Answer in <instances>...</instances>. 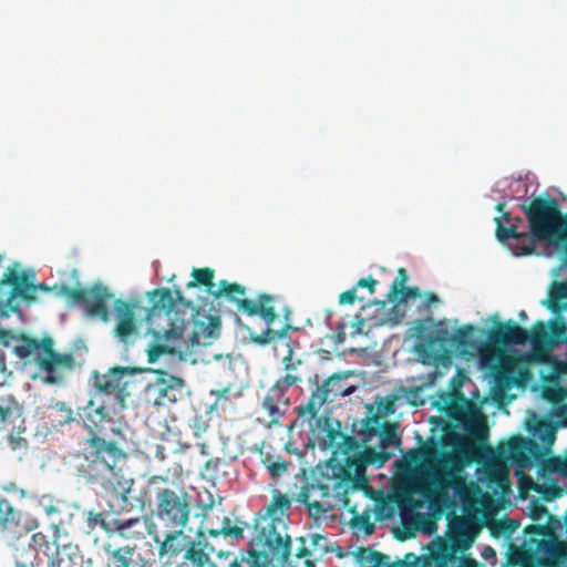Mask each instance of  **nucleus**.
Here are the masks:
<instances>
[{
    "instance_id": "5fc2aeb1",
    "label": "nucleus",
    "mask_w": 567,
    "mask_h": 567,
    "mask_svg": "<svg viewBox=\"0 0 567 567\" xmlns=\"http://www.w3.org/2000/svg\"><path fill=\"white\" fill-rule=\"evenodd\" d=\"M87 525L92 529L95 528L96 525H100L103 530H105L106 533L110 532L109 524L105 522V519L103 518V514L101 513L90 512L87 515Z\"/></svg>"
},
{
    "instance_id": "423d86ee",
    "label": "nucleus",
    "mask_w": 567,
    "mask_h": 567,
    "mask_svg": "<svg viewBox=\"0 0 567 567\" xmlns=\"http://www.w3.org/2000/svg\"><path fill=\"white\" fill-rule=\"evenodd\" d=\"M321 480H315L301 488L298 501L307 506L311 516L320 517L332 511L337 502L342 503L344 495L357 492H364L365 488L353 486L350 481L353 472H348L344 465H326V474L322 473Z\"/></svg>"
},
{
    "instance_id": "f704fd0d",
    "label": "nucleus",
    "mask_w": 567,
    "mask_h": 567,
    "mask_svg": "<svg viewBox=\"0 0 567 567\" xmlns=\"http://www.w3.org/2000/svg\"><path fill=\"white\" fill-rule=\"evenodd\" d=\"M25 431H13L7 434V443L10 450L17 454L19 460H22L29 451V441L23 435Z\"/></svg>"
},
{
    "instance_id": "aec40b11",
    "label": "nucleus",
    "mask_w": 567,
    "mask_h": 567,
    "mask_svg": "<svg viewBox=\"0 0 567 567\" xmlns=\"http://www.w3.org/2000/svg\"><path fill=\"white\" fill-rule=\"evenodd\" d=\"M107 556L106 567H151L148 559L143 557L135 547L121 546L113 548L111 544L104 546Z\"/></svg>"
},
{
    "instance_id": "c756f323",
    "label": "nucleus",
    "mask_w": 567,
    "mask_h": 567,
    "mask_svg": "<svg viewBox=\"0 0 567 567\" xmlns=\"http://www.w3.org/2000/svg\"><path fill=\"white\" fill-rule=\"evenodd\" d=\"M192 276L194 280L189 281L186 287L187 288H194L197 286H204L206 288V291L213 296V292H215V282H214V276L215 271L212 268L205 267V268H194L192 271Z\"/></svg>"
},
{
    "instance_id": "39448f33",
    "label": "nucleus",
    "mask_w": 567,
    "mask_h": 567,
    "mask_svg": "<svg viewBox=\"0 0 567 567\" xmlns=\"http://www.w3.org/2000/svg\"><path fill=\"white\" fill-rule=\"evenodd\" d=\"M213 299L227 300L236 306L237 310L247 316H259L266 323L267 329L259 334H250L254 343L265 347L275 340H285L288 337L290 324L285 323L280 329H272L270 326L278 318L271 302L275 298L268 293H259L257 300H250L246 297V288L237 282H229L223 279L218 284V288L213 292Z\"/></svg>"
},
{
    "instance_id": "4be33fe9",
    "label": "nucleus",
    "mask_w": 567,
    "mask_h": 567,
    "mask_svg": "<svg viewBox=\"0 0 567 567\" xmlns=\"http://www.w3.org/2000/svg\"><path fill=\"white\" fill-rule=\"evenodd\" d=\"M526 445H534L533 439L516 435L499 445L498 453L502 457L512 461L518 467L525 468L529 465V460L525 454Z\"/></svg>"
},
{
    "instance_id": "393cba45",
    "label": "nucleus",
    "mask_w": 567,
    "mask_h": 567,
    "mask_svg": "<svg viewBox=\"0 0 567 567\" xmlns=\"http://www.w3.org/2000/svg\"><path fill=\"white\" fill-rule=\"evenodd\" d=\"M1 430L13 432L17 430L27 431L25 420L17 405H0Z\"/></svg>"
},
{
    "instance_id": "680f3d73",
    "label": "nucleus",
    "mask_w": 567,
    "mask_h": 567,
    "mask_svg": "<svg viewBox=\"0 0 567 567\" xmlns=\"http://www.w3.org/2000/svg\"><path fill=\"white\" fill-rule=\"evenodd\" d=\"M378 284H379L378 280H375L371 276H369L368 278L359 279L354 287H355V289H358V288H367L370 293H373L374 292V288H375V286Z\"/></svg>"
},
{
    "instance_id": "a878e982",
    "label": "nucleus",
    "mask_w": 567,
    "mask_h": 567,
    "mask_svg": "<svg viewBox=\"0 0 567 567\" xmlns=\"http://www.w3.org/2000/svg\"><path fill=\"white\" fill-rule=\"evenodd\" d=\"M342 505L352 514L350 525L354 530H362L364 535H371L374 532L375 526L370 519L369 511L360 514L357 511L355 505L351 504L349 495H344V497H342Z\"/></svg>"
},
{
    "instance_id": "2f4dec72",
    "label": "nucleus",
    "mask_w": 567,
    "mask_h": 567,
    "mask_svg": "<svg viewBox=\"0 0 567 567\" xmlns=\"http://www.w3.org/2000/svg\"><path fill=\"white\" fill-rule=\"evenodd\" d=\"M341 425L339 421H332L331 419H324V425L322 427L323 437L322 442L324 445L337 449L343 437V433L340 430Z\"/></svg>"
},
{
    "instance_id": "dca6fc26",
    "label": "nucleus",
    "mask_w": 567,
    "mask_h": 567,
    "mask_svg": "<svg viewBox=\"0 0 567 567\" xmlns=\"http://www.w3.org/2000/svg\"><path fill=\"white\" fill-rule=\"evenodd\" d=\"M39 369L45 372L44 383L59 384L75 368V359L72 353H58L51 337L38 340L37 357L33 358Z\"/></svg>"
},
{
    "instance_id": "c03bdc74",
    "label": "nucleus",
    "mask_w": 567,
    "mask_h": 567,
    "mask_svg": "<svg viewBox=\"0 0 567 567\" xmlns=\"http://www.w3.org/2000/svg\"><path fill=\"white\" fill-rule=\"evenodd\" d=\"M550 336L553 343L567 344V323L563 320H555L550 323Z\"/></svg>"
},
{
    "instance_id": "8fccbe9b",
    "label": "nucleus",
    "mask_w": 567,
    "mask_h": 567,
    "mask_svg": "<svg viewBox=\"0 0 567 567\" xmlns=\"http://www.w3.org/2000/svg\"><path fill=\"white\" fill-rule=\"evenodd\" d=\"M456 396L460 398V400L462 401V404H458L457 402L450 403L446 409V414L450 417L460 421L463 419V415H464L463 404H467L468 401L464 398V395L462 393H457Z\"/></svg>"
},
{
    "instance_id": "b1692460",
    "label": "nucleus",
    "mask_w": 567,
    "mask_h": 567,
    "mask_svg": "<svg viewBox=\"0 0 567 567\" xmlns=\"http://www.w3.org/2000/svg\"><path fill=\"white\" fill-rule=\"evenodd\" d=\"M214 547L207 542L203 532L197 533L195 540H192L185 550L184 557L189 560L194 567H204L209 561V555Z\"/></svg>"
},
{
    "instance_id": "864d4df0",
    "label": "nucleus",
    "mask_w": 567,
    "mask_h": 567,
    "mask_svg": "<svg viewBox=\"0 0 567 567\" xmlns=\"http://www.w3.org/2000/svg\"><path fill=\"white\" fill-rule=\"evenodd\" d=\"M190 427L194 431L195 436H200L202 433L208 429V422L203 415H194L190 419Z\"/></svg>"
},
{
    "instance_id": "3c124183",
    "label": "nucleus",
    "mask_w": 567,
    "mask_h": 567,
    "mask_svg": "<svg viewBox=\"0 0 567 567\" xmlns=\"http://www.w3.org/2000/svg\"><path fill=\"white\" fill-rule=\"evenodd\" d=\"M547 466L549 471L567 477V455L551 457Z\"/></svg>"
},
{
    "instance_id": "bb28decb",
    "label": "nucleus",
    "mask_w": 567,
    "mask_h": 567,
    "mask_svg": "<svg viewBox=\"0 0 567 567\" xmlns=\"http://www.w3.org/2000/svg\"><path fill=\"white\" fill-rule=\"evenodd\" d=\"M19 523V511L6 497L0 496V532H9Z\"/></svg>"
},
{
    "instance_id": "c85d7f7f",
    "label": "nucleus",
    "mask_w": 567,
    "mask_h": 567,
    "mask_svg": "<svg viewBox=\"0 0 567 567\" xmlns=\"http://www.w3.org/2000/svg\"><path fill=\"white\" fill-rule=\"evenodd\" d=\"M281 402L288 404V399L285 398L281 390L271 386L264 399L262 408L268 412L272 422L278 421L282 416L279 410V403Z\"/></svg>"
},
{
    "instance_id": "a19ab883",
    "label": "nucleus",
    "mask_w": 567,
    "mask_h": 567,
    "mask_svg": "<svg viewBox=\"0 0 567 567\" xmlns=\"http://www.w3.org/2000/svg\"><path fill=\"white\" fill-rule=\"evenodd\" d=\"M486 478L489 483H495L499 486L509 484L507 471L503 466L496 464H493L486 468Z\"/></svg>"
},
{
    "instance_id": "ddd939ff",
    "label": "nucleus",
    "mask_w": 567,
    "mask_h": 567,
    "mask_svg": "<svg viewBox=\"0 0 567 567\" xmlns=\"http://www.w3.org/2000/svg\"><path fill=\"white\" fill-rule=\"evenodd\" d=\"M33 276L19 274L9 268L0 280V316L8 317L9 310L20 312L19 305L16 302L18 297L27 301L35 300V293L40 291H55L54 286L49 287L45 284L34 285L31 279Z\"/></svg>"
},
{
    "instance_id": "de8ad7c7",
    "label": "nucleus",
    "mask_w": 567,
    "mask_h": 567,
    "mask_svg": "<svg viewBox=\"0 0 567 567\" xmlns=\"http://www.w3.org/2000/svg\"><path fill=\"white\" fill-rule=\"evenodd\" d=\"M302 381V378L297 375V374H293L291 372H287L286 375H284L282 378H280L276 383L275 385L272 386L274 389H278V390H281L282 394L285 395L286 391L290 388V386H293V385H297L298 383H300Z\"/></svg>"
},
{
    "instance_id": "603ef678",
    "label": "nucleus",
    "mask_w": 567,
    "mask_h": 567,
    "mask_svg": "<svg viewBox=\"0 0 567 567\" xmlns=\"http://www.w3.org/2000/svg\"><path fill=\"white\" fill-rule=\"evenodd\" d=\"M286 347H287V354L284 357L282 363H284L285 370L287 372H292L302 362L300 359L293 360V350H292L290 342H286Z\"/></svg>"
},
{
    "instance_id": "7ed1b4c3",
    "label": "nucleus",
    "mask_w": 567,
    "mask_h": 567,
    "mask_svg": "<svg viewBox=\"0 0 567 567\" xmlns=\"http://www.w3.org/2000/svg\"><path fill=\"white\" fill-rule=\"evenodd\" d=\"M475 446L471 442L460 443L454 453H444L441 457L429 458L430 452L412 450L410 460L414 463L423 461L417 478V491L430 502L449 505L450 488L455 494L465 489V477L461 475V466L475 460Z\"/></svg>"
},
{
    "instance_id": "4468645a",
    "label": "nucleus",
    "mask_w": 567,
    "mask_h": 567,
    "mask_svg": "<svg viewBox=\"0 0 567 567\" xmlns=\"http://www.w3.org/2000/svg\"><path fill=\"white\" fill-rule=\"evenodd\" d=\"M55 295L64 298L69 306L84 305L90 317H97L102 321L109 320L107 303L113 297L107 288L102 285H93L91 288L69 287L66 285H54Z\"/></svg>"
},
{
    "instance_id": "c9c22d12",
    "label": "nucleus",
    "mask_w": 567,
    "mask_h": 567,
    "mask_svg": "<svg viewBox=\"0 0 567 567\" xmlns=\"http://www.w3.org/2000/svg\"><path fill=\"white\" fill-rule=\"evenodd\" d=\"M360 554L361 558L372 564L373 567H405L401 561L390 564V557L378 550L363 548Z\"/></svg>"
},
{
    "instance_id": "13d9d810",
    "label": "nucleus",
    "mask_w": 567,
    "mask_h": 567,
    "mask_svg": "<svg viewBox=\"0 0 567 567\" xmlns=\"http://www.w3.org/2000/svg\"><path fill=\"white\" fill-rule=\"evenodd\" d=\"M357 299L358 297L355 287H352L351 289L346 290L339 295L340 305H353Z\"/></svg>"
},
{
    "instance_id": "9d476101",
    "label": "nucleus",
    "mask_w": 567,
    "mask_h": 567,
    "mask_svg": "<svg viewBox=\"0 0 567 567\" xmlns=\"http://www.w3.org/2000/svg\"><path fill=\"white\" fill-rule=\"evenodd\" d=\"M82 455L83 461L79 470L91 484L97 483L114 471H121L127 457L115 441L105 440L99 434L85 440Z\"/></svg>"
},
{
    "instance_id": "f3484780",
    "label": "nucleus",
    "mask_w": 567,
    "mask_h": 567,
    "mask_svg": "<svg viewBox=\"0 0 567 567\" xmlns=\"http://www.w3.org/2000/svg\"><path fill=\"white\" fill-rule=\"evenodd\" d=\"M141 370L134 367H113L104 374L94 373V385L99 392L113 395L121 408H125L126 399L131 395L128 390L133 378Z\"/></svg>"
},
{
    "instance_id": "49530a36",
    "label": "nucleus",
    "mask_w": 567,
    "mask_h": 567,
    "mask_svg": "<svg viewBox=\"0 0 567 567\" xmlns=\"http://www.w3.org/2000/svg\"><path fill=\"white\" fill-rule=\"evenodd\" d=\"M136 525L143 526V522L140 517L130 518L126 520H120V519L113 520L114 528L118 532V534L121 536H125V537L131 536L128 530Z\"/></svg>"
},
{
    "instance_id": "0eeeda50",
    "label": "nucleus",
    "mask_w": 567,
    "mask_h": 567,
    "mask_svg": "<svg viewBox=\"0 0 567 567\" xmlns=\"http://www.w3.org/2000/svg\"><path fill=\"white\" fill-rule=\"evenodd\" d=\"M478 331L480 329L473 324H464L450 334L446 324L440 321L416 350L425 360L434 363L450 362L452 350L465 359L474 358L477 353L482 357V350L486 344L476 337Z\"/></svg>"
},
{
    "instance_id": "4c0bfd02",
    "label": "nucleus",
    "mask_w": 567,
    "mask_h": 567,
    "mask_svg": "<svg viewBox=\"0 0 567 567\" xmlns=\"http://www.w3.org/2000/svg\"><path fill=\"white\" fill-rule=\"evenodd\" d=\"M409 280V275L405 268L401 267L398 269L396 277L394 278L390 291L386 295V298L391 302H395L399 298L400 291H402L401 288L405 287L406 282Z\"/></svg>"
},
{
    "instance_id": "a211bd4d",
    "label": "nucleus",
    "mask_w": 567,
    "mask_h": 567,
    "mask_svg": "<svg viewBox=\"0 0 567 567\" xmlns=\"http://www.w3.org/2000/svg\"><path fill=\"white\" fill-rule=\"evenodd\" d=\"M106 493H110L115 504H110V509L114 514L127 512L131 507L130 494L134 486L132 477H125L120 471L107 474L105 478L97 482Z\"/></svg>"
},
{
    "instance_id": "052dcab7",
    "label": "nucleus",
    "mask_w": 567,
    "mask_h": 567,
    "mask_svg": "<svg viewBox=\"0 0 567 567\" xmlns=\"http://www.w3.org/2000/svg\"><path fill=\"white\" fill-rule=\"evenodd\" d=\"M413 336L417 339H421L422 342L419 344H423L429 336L425 337V332L427 330V327L422 320H416L412 327Z\"/></svg>"
},
{
    "instance_id": "f03ea898",
    "label": "nucleus",
    "mask_w": 567,
    "mask_h": 567,
    "mask_svg": "<svg viewBox=\"0 0 567 567\" xmlns=\"http://www.w3.org/2000/svg\"><path fill=\"white\" fill-rule=\"evenodd\" d=\"M529 231H518V225L503 226L495 218L496 238L507 244L515 256H527L535 251L536 241L559 243L567 237V214H563L558 202L551 197H535L529 204H522Z\"/></svg>"
},
{
    "instance_id": "69168bd1",
    "label": "nucleus",
    "mask_w": 567,
    "mask_h": 567,
    "mask_svg": "<svg viewBox=\"0 0 567 567\" xmlns=\"http://www.w3.org/2000/svg\"><path fill=\"white\" fill-rule=\"evenodd\" d=\"M534 445H526L525 454L526 457L529 460V464L532 463V458H538L540 456V446L538 443L533 439Z\"/></svg>"
},
{
    "instance_id": "f8f14e48",
    "label": "nucleus",
    "mask_w": 567,
    "mask_h": 567,
    "mask_svg": "<svg viewBox=\"0 0 567 567\" xmlns=\"http://www.w3.org/2000/svg\"><path fill=\"white\" fill-rule=\"evenodd\" d=\"M351 372L334 373L323 380L319 384V377L316 374L315 380H310L316 384V389L311 391L308 401L297 408V414L305 421H312L317 417L322 406L328 402H333L339 396H346L354 391L353 386L348 385V379Z\"/></svg>"
},
{
    "instance_id": "9b49d317",
    "label": "nucleus",
    "mask_w": 567,
    "mask_h": 567,
    "mask_svg": "<svg viewBox=\"0 0 567 567\" xmlns=\"http://www.w3.org/2000/svg\"><path fill=\"white\" fill-rule=\"evenodd\" d=\"M290 506L291 502L286 494H274L270 504L266 507L265 524L260 527L256 538L258 546L268 548V554L281 560H289L291 543L279 514L287 512Z\"/></svg>"
},
{
    "instance_id": "e433bc0d",
    "label": "nucleus",
    "mask_w": 567,
    "mask_h": 567,
    "mask_svg": "<svg viewBox=\"0 0 567 567\" xmlns=\"http://www.w3.org/2000/svg\"><path fill=\"white\" fill-rule=\"evenodd\" d=\"M361 446H364L362 443V437L359 440L355 436L344 434L341 442L337 446V450L342 454L348 455L346 463L349 460L357 458L363 451H361Z\"/></svg>"
},
{
    "instance_id": "338daca9",
    "label": "nucleus",
    "mask_w": 567,
    "mask_h": 567,
    "mask_svg": "<svg viewBox=\"0 0 567 567\" xmlns=\"http://www.w3.org/2000/svg\"><path fill=\"white\" fill-rule=\"evenodd\" d=\"M346 323L339 322L336 327L334 339L337 343H341L346 339Z\"/></svg>"
},
{
    "instance_id": "e2e57ef3",
    "label": "nucleus",
    "mask_w": 567,
    "mask_h": 567,
    "mask_svg": "<svg viewBox=\"0 0 567 567\" xmlns=\"http://www.w3.org/2000/svg\"><path fill=\"white\" fill-rule=\"evenodd\" d=\"M62 561H63V559L56 553L49 557L47 567H61ZM14 566L16 567H29L25 563H22V561H16Z\"/></svg>"
},
{
    "instance_id": "cd10ccee",
    "label": "nucleus",
    "mask_w": 567,
    "mask_h": 567,
    "mask_svg": "<svg viewBox=\"0 0 567 567\" xmlns=\"http://www.w3.org/2000/svg\"><path fill=\"white\" fill-rule=\"evenodd\" d=\"M260 460L271 478H278L288 471L289 463L279 454L260 451Z\"/></svg>"
},
{
    "instance_id": "ea45409f",
    "label": "nucleus",
    "mask_w": 567,
    "mask_h": 567,
    "mask_svg": "<svg viewBox=\"0 0 567 567\" xmlns=\"http://www.w3.org/2000/svg\"><path fill=\"white\" fill-rule=\"evenodd\" d=\"M38 339L30 337H22L20 344L16 347V353L21 359H28L33 355L37 357Z\"/></svg>"
},
{
    "instance_id": "473e14b6",
    "label": "nucleus",
    "mask_w": 567,
    "mask_h": 567,
    "mask_svg": "<svg viewBox=\"0 0 567 567\" xmlns=\"http://www.w3.org/2000/svg\"><path fill=\"white\" fill-rule=\"evenodd\" d=\"M538 549L550 560H559L566 557L567 545L557 539L542 540Z\"/></svg>"
},
{
    "instance_id": "0e129e2a",
    "label": "nucleus",
    "mask_w": 567,
    "mask_h": 567,
    "mask_svg": "<svg viewBox=\"0 0 567 567\" xmlns=\"http://www.w3.org/2000/svg\"><path fill=\"white\" fill-rule=\"evenodd\" d=\"M525 533L538 535V536H546L549 534V529L545 525L539 524H533L525 528Z\"/></svg>"
},
{
    "instance_id": "6e6552de",
    "label": "nucleus",
    "mask_w": 567,
    "mask_h": 567,
    "mask_svg": "<svg viewBox=\"0 0 567 567\" xmlns=\"http://www.w3.org/2000/svg\"><path fill=\"white\" fill-rule=\"evenodd\" d=\"M546 336L547 328L542 321L534 324L532 336L528 330L518 326L513 319L498 323L488 334L489 343L482 350V364L494 369L497 383L507 382L511 371L501 364L505 359L503 348L512 344H525L529 339L536 342Z\"/></svg>"
},
{
    "instance_id": "4d7b16f0",
    "label": "nucleus",
    "mask_w": 567,
    "mask_h": 567,
    "mask_svg": "<svg viewBox=\"0 0 567 567\" xmlns=\"http://www.w3.org/2000/svg\"><path fill=\"white\" fill-rule=\"evenodd\" d=\"M476 426L478 430L485 431V421L481 414H477L474 419L464 424V429L470 433H474Z\"/></svg>"
},
{
    "instance_id": "7c9ffc66",
    "label": "nucleus",
    "mask_w": 567,
    "mask_h": 567,
    "mask_svg": "<svg viewBox=\"0 0 567 567\" xmlns=\"http://www.w3.org/2000/svg\"><path fill=\"white\" fill-rule=\"evenodd\" d=\"M173 533L166 535L164 542L159 546L161 557L167 555L168 557L177 556L184 548L181 542L184 528H174Z\"/></svg>"
},
{
    "instance_id": "72a5a7b5",
    "label": "nucleus",
    "mask_w": 567,
    "mask_h": 567,
    "mask_svg": "<svg viewBox=\"0 0 567 567\" xmlns=\"http://www.w3.org/2000/svg\"><path fill=\"white\" fill-rule=\"evenodd\" d=\"M533 435L545 446L549 447L556 440V425L548 420L538 421L534 427Z\"/></svg>"
},
{
    "instance_id": "58836bf2",
    "label": "nucleus",
    "mask_w": 567,
    "mask_h": 567,
    "mask_svg": "<svg viewBox=\"0 0 567 567\" xmlns=\"http://www.w3.org/2000/svg\"><path fill=\"white\" fill-rule=\"evenodd\" d=\"M52 409L58 414L56 422L60 426L76 422L78 413L75 414L65 402L58 401L53 404Z\"/></svg>"
},
{
    "instance_id": "20e7f679",
    "label": "nucleus",
    "mask_w": 567,
    "mask_h": 567,
    "mask_svg": "<svg viewBox=\"0 0 567 567\" xmlns=\"http://www.w3.org/2000/svg\"><path fill=\"white\" fill-rule=\"evenodd\" d=\"M352 431L362 436L364 449L357 458L347 462L346 470L353 472V477L350 480L353 486L365 488V495H370L372 488L365 473L367 465L382 466L393 456L389 449L399 446L401 440L394 425L383 420V415H367L359 423L352 424Z\"/></svg>"
},
{
    "instance_id": "bf43d9fd",
    "label": "nucleus",
    "mask_w": 567,
    "mask_h": 567,
    "mask_svg": "<svg viewBox=\"0 0 567 567\" xmlns=\"http://www.w3.org/2000/svg\"><path fill=\"white\" fill-rule=\"evenodd\" d=\"M402 291L399 293L400 301H408L409 299H414L416 297H420L421 292L417 287H403L401 288Z\"/></svg>"
},
{
    "instance_id": "6ab92c4d",
    "label": "nucleus",
    "mask_w": 567,
    "mask_h": 567,
    "mask_svg": "<svg viewBox=\"0 0 567 567\" xmlns=\"http://www.w3.org/2000/svg\"><path fill=\"white\" fill-rule=\"evenodd\" d=\"M115 327L114 336L123 343L132 341L137 334V320L135 317L134 306L122 299L114 302Z\"/></svg>"
},
{
    "instance_id": "a18cd8bd",
    "label": "nucleus",
    "mask_w": 567,
    "mask_h": 567,
    "mask_svg": "<svg viewBox=\"0 0 567 567\" xmlns=\"http://www.w3.org/2000/svg\"><path fill=\"white\" fill-rule=\"evenodd\" d=\"M40 506L48 517L60 515L62 513L61 502L54 501L50 496H42L40 499Z\"/></svg>"
},
{
    "instance_id": "774afa93",
    "label": "nucleus",
    "mask_w": 567,
    "mask_h": 567,
    "mask_svg": "<svg viewBox=\"0 0 567 567\" xmlns=\"http://www.w3.org/2000/svg\"><path fill=\"white\" fill-rule=\"evenodd\" d=\"M32 543L39 547L47 545L48 544L47 536L42 533H35L32 535Z\"/></svg>"
},
{
    "instance_id": "f257e3e1",
    "label": "nucleus",
    "mask_w": 567,
    "mask_h": 567,
    "mask_svg": "<svg viewBox=\"0 0 567 567\" xmlns=\"http://www.w3.org/2000/svg\"><path fill=\"white\" fill-rule=\"evenodd\" d=\"M152 307L146 313L150 331L168 343L198 346L218 336L220 321L218 317L194 313L188 316L176 309L172 292L167 288L155 289L151 292Z\"/></svg>"
},
{
    "instance_id": "412c9836",
    "label": "nucleus",
    "mask_w": 567,
    "mask_h": 567,
    "mask_svg": "<svg viewBox=\"0 0 567 567\" xmlns=\"http://www.w3.org/2000/svg\"><path fill=\"white\" fill-rule=\"evenodd\" d=\"M107 417V412L104 405H96L93 400H90L86 405L78 409L76 422L82 424L93 436L99 434L102 429L103 422Z\"/></svg>"
},
{
    "instance_id": "09e8293b",
    "label": "nucleus",
    "mask_w": 567,
    "mask_h": 567,
    "mask_svg": "<svg viewBox=\"0 0 567 567\" xmlns=\"http://www.w3.org/2000/svg\"><path fill=\"white\" fill-rule=\"evenodd\" d=\"M298 540L301 545L296 549V559L302 560L306 567H316L315 561L309 558L311 556V551L306 547V539L303 537H299Z\"/></svg>"
},
{
    "instance_id": "1a4fd4ad",
    "label": "nucleus",
    "mask_w": 567,
    "mask_h": 567,
    "mask_svg": "<svg viewBox=\"0 0 567 567\" xmlns=\"http://www.w3.org/2000/svg\"><path fill=\"white\" fill-rule=\"evenodd\" d=\"M155 495V517L171 528H184L190 515V495L183 488H172L168 476L153 475L147 480L145 494Z\"/></svg>"
},
{
    "instance_id": "79ce46f5",
    "label": "nucleus",
    "mask_w": 567,
    "mask_h": 567,
    "mask_svg": "<svg viewBox=\"0 0 567 567\" xmlns=\"http://www.w3.org/2000/svg\"><path fill=\"white\" fill-rule=\"evenodd\" d=\"M547 398L554 403L553 415L561 421L564 425L567 424V404L561 403V395L556 392H549Z\"/></svg>"
},
{
    "instance_id": "37998d69",
    "label": "nucleus",
    "mask_w": 567,
    "mask_h": 567,
    "mask_svg": "<svg viewBox=\"0 0 567 567\" xmlns=\"http://www.w3.org/2000/svg\"><path fill=\"white\" fill-rule=\"evenodd\" d=\"M208 534L213 537H217L223 534L224 536H230L234 538H241L244 536V528L239 526H230L229 518H224V526L221 529H209Z\"/></svg>"
},
{
    "instance_id": "5701e85b",
    "label": "nucleus",
    "mask_w": 567,
    "mask_h": 567,
    "mask_svg": "<svg viewBox=\"0 0 567 567\" xmlns=\"http://www.w3.org/2000/svg\"><path fill=\"white\" fill-rule=\"evenodd\" d=\"M268 564H277L281 567H286L290 565V561L276 558L271 554H268V548L261 547V550H249V557L247 559L238 560L237 557H234L228 567H268ZM210 567L217 566L212 564Z\"/></svg>"
},
{
    "instance_id": "6e6d98bb",
    "label": "nucleus",
    "mask_w": 567,
    "mask_h": 567,
    "mask_svg": "<svg viewBox=\"0 0 567 567\" xmlns=\"http://www.w3.org/2000/svg\"><path fill=\"white\" fill-rule=\"evenodd\" d=\"M399 508L404 512L408 508H414L417 506L416 502L413 499V497L410 494H402L398 496L396 499Z\"/></svg>"
},
{
    "instance_id": "2eb2a0df",
    "label": "nucleus",
    "mask_w": 567,
    "mask_h": 567,
    "mask_svg": "<svg viewBox=\"0 0 567 567\" xmlns=\"http://www.w3.org/2000/svg\"><path fill=\"white\" fill-rule=\"evenodd\" d=\"M143 394L147 404L156 409H169L172 405L185 401L189 391L183 379L166 371H157L156 378L146 384Z\"/></svg>"
}]
</instances>
